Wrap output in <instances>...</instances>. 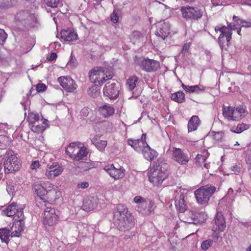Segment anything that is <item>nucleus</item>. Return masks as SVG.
<instances>
[{
	"label": "nucleus",
	"mask_w": 251,
	"mask_h": 251,
	"mask_svg": "<svg viewBox=\"0 0 251 251\" xmlns=\"http://www.w3.org/2000/svg\"><path fill=\"white\" fill-rule=\"evenodd\" d=\"M120 86L118 83L107 82L103 88V94L109 99H116L120 94Z\"/></svg>",
	"instance_id": "11"
},
{
	"label": "nucleus",
	"mask_w": 251,
	"mask_h": 251,
	"mask_svg": "<svg viewBox=\"0 0 251 251\" xmlns=\"http://www.w3.org/2000/svg\"><path fill=\"white\" fill-rule=\"evenodd\" d=\"M5 157L3 166L6 173H11L20 169L21 166L20 162L12 151H6Z\"/></svg>",
	"instance_id": "7"
},
{
	"label": "nucleus",
	"mask_w": 251,
	"mask_h": 251,
	"mask_svg": "<svg viewBox=\"0 0 251 251\" xmlns=\"http://www.w3.org/2000/svg\"><path fill=\"white\" fill-rule=\"evenodd\" d=\"M68 65H70L72 68H74L75 66V60L72 57L70 60L69 61L68 63Z\"/></svg>",
	"instance_id": "58"
},
{
	"label": "nucleus",
	"mask_w": 251,
	"mask_h": 251,
	"mask_svg": "<svg viewBox=\"0 0 251 251\" xmlns=\"http://www.w3.org/2000/svg\"><path fill=\"white\" fill-rule=\"evenodd\" d=\"M233 20L236 22L237 24H242V27H251V20H249L247 21L239 19L237 16H233Z\"/></svg>",
	"instance_id": "42"
},
{
	"label": "nucleus",
	"mask_w": 251,
	"mask_h": 251,
	"mask_svg": "<svg viewBox=\"0 0 251 251\" xmlns=\"http://www.w3.org/2000/svg\"><path fill=\"white\" fill-rule=\"evenodd\" d=\"M46 89V86L43 83L38 84L36 86V90L38 92H44Z\"/></svg>",
	"instance_id": "52"
},
{
	"label": "nucleus",
	"mask_w": 251,
	"mask_h": 251,
	"mask_svg": "<svg viewBox=\"0 0 251 251\" xmlns=\"http://www.w3.org/2000/svg\"><path fill=\"white\" fill-rule=\"evenodd\" d=\"M106 80V79H93V81H92L93 85L88 89L89 95L94 98L98 97L100 94L99 87L104 83Z\"/></svg>",
	"instance_id": "19"
},
{
	"label": "nucleus",
	"mask_w": 251,
	"mask_h": 251,
	"mask_svg": "<svg viewBox=\"0 0 251 251\" xmlns=\"http://www.w3.org/2000/svg\"><path fill=\"white\" fill-rule=\"evenodd\" d=\"M61 86L68 92H73L77 88V84L74 79H58Z\"/></svg>",
	"instance_id": "22"
},
{
	"label": "nucleus",
	"mask_w": 251,
	"mask_h": 251,
	"mask_svg": "<svg viewBox=\"0 0 251 251\" xmlns=\"http://www.w3.org/2000/svg\"><path fill=\"white\" fill-rule=\"evenodd\" d=\"M171 99L174 101L178 103H182L184 101L185 95L181 91H178L172 95Z\"/></svg>",
	"instance_id": "37"
},
{
	"label": "nucleus",
	"mask_w": 251,
	"mask_h": 251,
	"mask_svg": "<svg viewBox=\"0 0 251 251\" xmlns=\"http://www.w3.org/2000/svg\"><path fill=\"white\" fill-rule=\"evenodd\" d=\"M136 79H127L126 84L130 90H132L136 86Z\"/></svg>",
	"instance_id": "50"
},
{
	"label": "nucleus",
	"mask_w": 251,
	"mask_h": 251,
	"mask_svg": "<svg viewBox=\"0 0 251 251\" xmlns=\"http://www.w3.org/2000/svg\"><path fill=\"white\" fill-rule=\"evenodd\" d=\"M60 211L53 207H47L43 214V223L47 228L55 225L59 219Z\"/></svg>",
	"instance_id": "6"
},
{
	"label": "nucleus",
	"mask_w": 251,
	"mask_h": 251,
	"mask_svg": "<svg viewBox=\"0 0 251 251\" xmlns=\"http://www.w3.org/2000/svg\"><path fill=\"white\" fill-rule=\"evenodd\" d=\"M43 118L40 117L39 114L35 112H31L28 114L27 117V121L29 124L31 126L37 123H39L41 121V119Z\"/></svg>",
	"instance_id": "35"
},
{
	"label": "nucleus",
	"mask_w": 251,
	"mask_h": 251,
	"mask_svg": "<svg viewBox=\"0 0 251 251\" xmlns=\"http://www.w3.org/2000/svg\"><path fill=\"white\" fill-rule=\"evenodd\" d=\"M231 170L235 173H238L240 171V168L237 165H234L231 167Z\"/></svg>",
	"instance_id": "57"
},
{
	"label": "nucleus",
	"mask_w": 251,
	"mask_h": 251,
	"mask_svg": "<svg viewBox=\"0 0 251 251\" xmlns=\"http://www.w3.org/2000/svg\"><path fill=\"white\" fill-rule=\"evenodd\" d=\"M34 189L36 193L39 196H45V188H44V182L35 184L34 186Z\"/></svg>",
	"instance_id": "38"
},
{
	"label": "nucleus",
	"mask_w": 251,
	"mask_h": 251,
	"mask_svg": "<svg viewBox=\"0 0 251 251\" xmlns=\"http://www.w3.org/2000/svg\"><path fill=\"white\" fill-rule=\"evenodd\" d=\"M172 152V159L180 165H186L190 160L189 155L180 148L174 147Z\"/></svg>",
	"instance_id": "10"
},
{
	"label": "nucleus",
	"mask_w": 251,
	"mask_h": 251,
	"mask_svg": "<svg viewBox=\"0 0 251 251\" xmlns=\"http://www.w3.org/2000/svg\"><path fill=\"white\" fill-rule=\"evenodd\" d=\"M48 126V121L41 118V121H40L39 123H37L31 126V129L32 131L34 132L41 133L43 132Z\"/></svg>",
	"instance_id": "28"
},
{
	"label": "nucleus",
	"mask_w": 251,
	"mask_h": 251,
	"mask_svg": "<svg viewBox=\"0 0 251 251\" xmlns=\"http://www.w3.org/2000/svg\"><path fill=\"white\" fill-rule=\"evenodd\" d=\"M13 5L12 0H0V10L8 8Z\"/></svg>",
	"instance_id": "43"
},
{
	"label": "nucleus",
	"mask_w": 251,
	"mask_h": 251,
	"mask_svg": "<svg viewBox=\"0 0 251 251\" xmlns=\"http://www.w3.org/2000/svg\"><path fill=\"white\" fill-rule=\"evenodd\" d=\"M9 230L5 228L0 229V239L1 242L7 243L9 241Z\"/></svg>",
	"instance_id": "39"
},
{
	"label": "nucleus",
	"mask_w": 251,
	"mask_h": 251,
	"mask_svg": "<svg viewBox=\"0 0 251 251\" xmlns=\"http://www.w3.org/2000/svg\"><path fill=\"white\" fill-rule=\"evenodd\" d=\"M98 200L97 198H93L84 202L82 207L85 210L90 211L97 208Z\"/></svg>",
	"instance_id": "32"
},
{
	"label": "nucleus",
	"mask_w": 251,
	"mask_h": 251,
	"mask_svg": "<svg viewBox=\"0 0 251 251\" xmlns=\"http://www.w3.org/2000/svg\"><path fill=\"white\" fill-rule=\"evenodd\" d=\"M46 4L51 8H56L60 4V0H44Z\"/></svg>",
	"instance_id": "46"
},
{
	"label": "nucleus",
	"mask_w": 251,
	"mask_h": 251,
	"mask_svg": "<svg viewBox=\"0 0 251 251\" xmlns=\"http://www.w3.org/2000/svg\"><path fill=\"white\" fill-rule=\"evenodd\" d=\"M214 139L217 143H221L225 140L224 133L222 131L212 132Z\"/></svg>",
	"instance_id": "41"
},
{
	"label": "nucleus",
	"mask_w": 251,
	"mask_h": 251,
	"mask_svg": "<svg viewBox=\"0 0 251 251\" xmlns=\"http://www.w3.org/2000/svg\"><path fill=\"white\" fill-rule=\"evenodd\" d=\"M250 127V124L242 123L241 124H238L236 128L232 127L230 131L234 133H240L243 131L249 129Z\"/></svg>",
	"instance_id": "36"
},
{
	"label": "nucleus",
	"mask_w": 251,
	"mask_h": 251,
	"mask_svg": "<svg viewBox=\"0 0 251 251\" xmlns=\"http://www.w3.org/2000/svg\"><path fill=\"white\" fill-rule=\"evenodd\" d=\"M50 201H55L61 196V192L59 187L55 186L54 188L46 196Z\"/></svg>",
	"instance_id": "34"
},
{
	"label": "nucleus",
	"mask_w": 251,
	"mask_h": 251,
	"mask_svg": "<svg viewBox=\"0 0 251 251\" xmlns=\"http://www.w3.org/2000/svg\"><path fill=\"white\" fill-rule=\"evenodd\" d=\"M180 11L182 16L186 20H198L203 15V11L197 7L182 6Z\"/></svg>",
	"instance_id": "8"
},
{
	"label": "nucleus",
	"mask_w": 251,
	"mask_h": 251,
	"mask_svg": "<svg viewBox=\"0 0 251 251\" xmlns=\"http://www.w3.org/2000/svg\"><path fill=\"white\" fill-rule=\"evenodd\" d=\"M149 181L153 185L158 186L167 178L168 173L167 170L159 165H152L148 173Z\"/></svg>",
	"instance_id": "3"
},
{
	"label": "nucleus",
	"mask_w": 251,
	"mask_h": 251,
	"mask_svg": "<svg viewBox=\"0 0 251 251\" xmlns=\"http://www.w3.org/2000/svg\"><path fill=\"white\" fill-rule=\"evenodd\" d=\"M133 202L136 204L137 210L143 215H151L154 213L156 208V205L153 201L140 196H135L133 199Z\"/></svg>",
	"instance_id": "2"
},
{
	"label": "nucleus",
	"mask_w": 251,
	"mask_h": 251,
	"mask_svg": "<svg viewBox=\"0 0 251 251\" xmlns=\"http://www.w3.org/2000/svg\"><path fill=\"white\" fill-rule=\"evenodd\" d=\"M211 2L212 4L214 6L221 5L223 4V0H212Z\"/></svg>",
	"instance_id": "56"
},
{
	"label": "nucleus",
	"mask_w": 251,
	"mask_h": 251,
	"mask_svg": "<svg viewBox=\"0 0 251 251\" xmlns=\"http://www.w3.org/2000/svg\"><path fill=\"white\" fill-rule=\"evenodd\" d=\"M246 162L247 164H250V166H251V159H250V157H248L246 159Z\"/></svg>",
	"instance_id": "61"
},
{
	"label": "nucleus",
	"mask_w": 251,
	"mask_h": 251,
	"mask_svg": "<svg viewBox=\"0 0 251 251\" xmlns=\"http://www.w3.org/2000/svg\"><path fill=\"white\" fill-rule=\"evenodd\" d=\"M87 154L88 150L87 148L82 144L76 151L75 154L73 159L75 161L86 160Z\"/></svg>",
	"instance_id": "24"
},
{
	"label": "nucleus",
	"mask_w": 251,
	"mask_h": 251,
	"mask_svg": "<svg viewBox=\"0 0 251 251\" xmlns=\"http://www.w3.org/2000/svg\"><path fill=\"white\" fill-rule=\"evenodd\" d=\"M93 76H101V78H112L113 76L112 74L107 71H105L102 68L100 67H96L91 69L89 72V76L91 77Z\"/></svg>",
	"instance_id": "20"
},
{
	"label": "nucleus",
	"mask_w": 251,
	"mask_h": 251,
	"mask_svg": "<svg viewBox=\"0 0 251 251\" xmlns=\"http://www.w3.org/2000/svg\"><path fill=\"white\" fill-rule=\"evenodd\" d=\"M56 57H57L56 54L54 52H52L50 54V57L49 58V59L50 61H52V60H55L56 58Z\"/></svg>",
	"instance_id": "59"
},
{
	"label": "nucleus",
	"mask_w": 251,
	"mask_h": 251,
	"mask_svg": "<svg viewBox=\"0 0 251 251\" xmlns=\"http://www.w3.org/2000/svg\"><path fill=\"white\" fill-rule=\"evenodd\" d=\"M25 222L24 218L15 219L13 226L11 227V235L12 237H19L24 230Z\"/></svg>",
	"instance_id": "16"
},
{
	"label": "nucleus",
	"mask_w": 251,
	"mask_h": 251,
	"mask_svg": "<svg viewBox=\"0 0 251 251\" xmlns=\"http://www.w3.org/2000/svg\"><path fill=\"white\" fill-rule=\"evenodd\" d=\"M215 223L217 228L216 229H213V230H218L220 232L224 230L226 227V222L221 212H217L215 219Z\"/></svg>",
	"instance_id": "27"
},
{
	"label": "nucleus",
	"mask_w": 251,
	"mask_h": 251,
	"mask_svg": "<svg viewBox=\"0 0 251 251\" xmlns=\"http://www.w3.org/2000/svg\"><path fill=\"white\" fill-rule=\"evenodd\" d=\"M200 125V120L197 116H193L188 123V131L189 132L195 131Z\"/></svg>",
	"instance_id": "29"
},
{
	"label": "nucleus",
	"mask_w": 251,
	"mask_h": 251,
	"mask_svg": "<svg viewBox=\"0 0 251 251\" xmlns=\"http://www.w3.org/2000/svg\"><path fill=\"white\" fill-rule=\"evenodd\" d=\"M226 29L227 27L225 26H223L221 27L216 26L215 28V30L216 32L218 31L221 32V34L218 38V43L222 49L224 47L225 41L226 42V45L228 46L231 39L232 32L230 30L226 31Z\"/></svg>",
	"instance_id": "14"
},
{
	"label": "nucleus",
	"mask_w": 251,
	"mask_h": 251,
	"mask_svg": "<svg viewBox=\"0 0 251 251\" xmlns=\"http://www.w3.org/2000/svg\"><path fill=\"white\" fill-rule=\"evenodd\" d=\"M24 206L18 204L16 202H12L3 210V212L8 217H14V219L17 218H24L23 209Z\"/></svg>",
	"instance_id": "9"
},
{
	"label": "nucleus",
	"mask_w": 251,
	"mask_h": 251,
	"mask_svg": "<svg viewBox=\"0 0 251 251\" xmlns=\"http://www.w3.org/2000/svg\"><path fill=\"white\" fill-rule=\"evenodd\" d=\"M63 167L57 162H53L48 165L45 175L48 179H53L60 176L63 171Z\"/></svg>",
	"instance_id": "13"
},
{
	"label": "nucleus",
	"mask_w": 251,
	"mask_h": 251,
	"mask_svg": "<svg viewBox=\"0 0 251 251\" xmlns=\"http://www.w3.org/2000/svg\"><path fill=\"white\" fill-rule=\"evenodd\" d=\"M247 251H251V245L247 249Z\"/></svg>",
	"instance_id": "64"
},
{
	"label": "nucleus",
	"mask_w": 251,
	"mask_h": 251,
	"mask_svg": "<svg viewBox=\"0 0 251 251\" xmlns=\"http://www.w3.org/2000/svg\"><path fill=\"white\" fill-rule=\"evenodd\" d=\"M215 191V187L211 185H207L201 187L195 192L197 201L201 204L207 203Z\"/></svg>",
	"instance_id": "5"
},
{
	"label": "nucleus",
	"mask_w": 251,
	"mask_h": 251,
	"mask_svg": "<svg viewBox=\"0 0 251 251\" xmlns=\"http://www.w3.org/2000/svg\"><path fill=\"white\" fill-rule=\"evenodd\" d=\"M56 185L49 181L44 182V188H45V196H47L54 188Z\"/></svg>",
	"instance_id": "44"
},
{
	"label": "nucleus",
	"mask_w": 251,
	"mask_h": 251,
	"mask_svg": "<svg viewBox=\"0 0 251 251\" xmlns=\"http://www.w3.org/2000/svg\"><path fill=\"white\" fill-rule=\"evenodd\" d=\"M40 166V162L39 160H35L31 162L30 168L32 170H36Z\"/></svg>",
	"instance_id": "53"
},
{
	"label": "nucleus",
	"mask_w": 251,
	"mask_h": 251,
	"mask_svg": "<svg viewBox=\"0 0 251 251\" xmlns=\"http://www.w3.org/2000/svg\"><path fill=\"white\" fill-rule=\"evenodd\" d=\"M241 31V28H237V33H238L239 35H241V34H240Z\"/></svg>",
	"instance_id": "63"
},
{
	"label": "nucleus",
	"mask_w": 251,
	"mask_h": 251,
	"mask_svg": "<svg viewBox=\"0 0 251 251\" xmlns=\"http://www.w3.org/2000/svg\"><path fill=\"white\" fill-rule=\"evenodd\" d=\"M235 25H232L231 24H228L227 23V27L226 31L230 30L231 32V30L235 29Z\"/></svg>",
	"instance_id": "60"
},
{
	"label": "nucleus",
	"mask_w": 251,
	"mask_h": 251,
	"mask_svg": "<svg viewBox=\"0 0 251 251\" xmlns=\"http://www.w3.org/2000/svg\"><path fill=\"white\" fill-rule=\"evenodd\" d=\"M196 159L200 163H204L206 159V157L202 155L198 154L196 158Z\"/></svg>",
	"instance_id": "54"
},
{
	"label": "nucleus",
	"mask_w": 251,
	"mask_h": 251,
	"mask_svg": "<svg viewBox=\"0 0 251 251\" xmlns=\"http://www.w3.org/2000/svg\"><path fill=\"white\" fill-rule=\"evenodd\" d=\"M82 143L73 142L70 143L66 148V152L71 158H73L75 154Z\"/></svg>",
	"instance_id": "30"
},
{
	"label": "nucleus",
	"mask_w": 251,
	"mask_h": 251,
	"mask_svg": "<svg viewBox=\"0 0 251 251\" xmlns=\"http://www.w3.org/2000/svg\"><path fill=\"white\" fill-rule=\"evenodd\" d=\"M184 90L189 93H199L205 90V87L201 85L187 86L182 84Z\"/></svg>",
	"instance_id": "33"
},
{
	"label": "nucleus",
	"mask_w": 251,
	"mask_h": 251,
	"mask_svg": "<svg viewBox=\"0 0 251 251\" xmlns=\"http://www.w3.org/2000/svg\"><path fill=\"white\" fill-rule=\"evenodd\" d=\"M185 191V189H179V193L180 194L179 200L176 201V206L181 212H184L186 209V205L184 201Z\"/></svg>",
	"instance_id": "25"
},
{
	"label": "nucleus",
	"mask_w": 251,
	"mask_h": 251,
	"mask_svg": "<svg viewBox=\"0 0 251 251\" xmlns=\"http://www.w3.org/2000/svg\"><path fill=\"white\" fill-rule=\"evenodd\" d=\"M100 138L99 135H96L91 139V142L100 151H102L106 147L107 143V141L101 140Z\"/></svg>",
	"instance_id": "31"
},
{
	"label": "nucleus",
	"mask_w": 251,
	"mask_h": 251,
	"mask_svg": "<svg viewBox=\"0 0 251 251\" xmlns=\"http://www.w3.org/2000/svg\"><path fill=\"white\" fill-rule=\"evenodd\" d=\"M213 241L212 240H206L203 241L201 244V248L202 250H207L212 245Z\"/></svg>",
	"instance_id": "47"
},
{
	"label": "nucleus",
	"mask_w": 251,
	"mask_h": 251,
	"mask_svg": "<svg viewBox=\"0 0 251 251\" xmlns=\"http://www.w3.org/2000/svg\"><path fill=\"white\" fill-rule=\"evenodd\" d=\"M248 113L244 105L237 107L232 106L223 108V116L229 120L238 121L244 117Z\"/></svg>",
	"instance_id": "4"
},
{
	"label": "nucleus",
	"mask_w": 251,
	"mask_h": 251,
	"mask_svg": "<svg viewBox=\"0 0 251 251\" xmlns=\"http://www.w3.org/2000/svg\"><path fill=\"white\" fill-rule=\"evenodd\" d=\"M30 14L27 11H22L18 12L15 15V19L17 21H23L28 19Z\"/></svg>",
	"instance_id": "40"
},
{
	"label": "nucleus",
	"mask_w": 251,
	"mask_h": 251,
	"mask_svg": "<svg viewBox=\"0 0 251 251\" xmlns=\"http://www.w3.org/2000/svg\"><path fill=\"white\" fill-rule=\"evenodd\" d=\"M104 170L115 180L122 178L125 176V169L121 167L116 168L113 164H109L105 166Z\"/></svg>",
	"instance_id": "15"
},
{
	"label": "nucleus",
	"mask_w": 251,
	"mask_h": 251,
	"mask_svg": "<svg viewBox=\"0 0 251 251\" xmlns=\"http://www.w3.org/2000/svg\"><path fill=\"white\" fill-rule=\"evenodd\" d=\"M119 17L116 13L114 12L111 16V20L114 23H117L118 21Z\"/></svg>",
	"instance_id": "55"
},
{
	"label": "nucleus",
	"mask_w": 251,
	"mask_h": 251,
	"mask_svg": "<svg viewBox=\"0 0 251 251\" xmlns=\"http://www.w3.org/2000/svg\"><path fill=\"white\" fill-rule=\"evenodd\" d=\"M89 184L87 181H80L77 183L76 188L77 189H84L88 188Z\"/></svg>",
	"instance_id": "49"
},
{
	"label": "nucleus",
	"mask_w": 251,
	"mask_h": 251,
	"mask_svg": "<svg viewBox=\"0 0 251 251\" xmlns=\"http://www.w3.org/2000/svg\"><path fill=\"white\" fill-rule=\"evenodd\" d=\"M190 42L186 43L184 44L181 51V52L183 56H187L188 55L189 50L190 48Z\"/></svg>",
	"instance_id": "48"
},
{
	"label": "nucleus",
	"mask_w": 251,
	"mask_h": 251,
	"mask_svg": "<svg viewBox=\"0 0 251 251\" xmlns=\"http://www.w3.org/2000/svg\"><path fill=\"white\" fill-rule=\"evenodd\" d=\"M187 215L191 217V219L190 220H187L185 222L188 223L189 224H196L198 223H202L203 221L199 220L198 222H197V218L196 217V214L192 212H189Z\"/></svg>",
	"instance_id": "45"
},
{
	"label": "nucleus",
	"mask_w": 251,
	"mask_h": 251,
	"mask_svg": "<svg viewBox=\"0 0 251 251\" xmlns=\"http://www.w3.org/2000/svg\"><path fill=\"white\" fill-rule=\"evenodd\" d=\"M6 38V33L3 29L0 28V45L2 44Z\"/></svg>",
	"instance_id": "51"
},
{
	"label": "nucleus",
	"mask_w": 251,
	"mask_h": 251,
	"mask_svg": "<svg viewBox=\"0 0 251 251\" xmlns=\"http://www.w3.org/2000/svg\"><path fill=\"white\" fill-rule=\"evenodd\" d=\"M114 223L119 230H128L134 225V217L128 212L126 205L119 204L114 214Z\"/></svg>",
	"instance_id": "1"
},
{
	"label": "nucleus",
	"mask_w": 251,
	"mask_h": 251,
	"mask_svg": "<svg viewBox=\"0 0 251 251\" xmlns=\"http://www.w3.org/2000/svg\"><path fill=\"white\" fill-rule=\"evenodd\" d=\"M99 111L102 116L104 118H108L113 115L115 109L110 105L107 104L100 106Z\"/></svg>",
	"instance_id": "26"
},
{
	"label": "nucleus",
	"mask_w": 251,
	"mask_h": 251,
	"mask_svg": "<svg viewBox=\"0 0 251 251\" xmlns=\"http://www.w3.org/2000/svg\"><path fill=\"white\" fill-rule=\"evenodd\" d=\"M146 139V134H143L141 139H138L136 140L129 139L127 140V143L129 146L133 148L135 151L138 152H140L147 144Z\"/></svg>",
	"instance_id": "18"
},
{
	"label": "nucleus",
	"mask_w": 251,
	"mask_h": 251,
	"mask_svg": "<svg viewBox=\"0 0 251 251\" xmlns=\"http://www.w3.org/2000/svg\"><path fill=\"white\" fill-rule=\"evenodd\" d=\"M156 35L165 39L170 34V25L167 22H160L157 25Z\"/></svg>",
	"instance_id": "17"
},
{
	"label": "nucleus",
	"mask_w": 251,
	"mask_h": 251,
	"mask_svg": "<svg viewBox=\"0 0 251 251\" xmlns=\"http://www.w3.org/2000/svg\"><path fill=\"white\" fill-rule=\"evenodd\" d=\"M61 38L66 41L73 42L77 39V34L71 30L62 29L60 32Z\"/></svg>",
	"instance_id": "23"
},
{
	"label": "nucleus",
	"mask_w": 251,
	"mask_h": 251,
	"mask_svg": "<svg viewBox=\"0 0 251 251\" xmlns=\"http://www.w3.org/2000/svg\"><path fill=\"white\" fill-rule=\"evenodd\" d=\"M135 62L140 65L142 69L147 72L156 71L160 66L159 62L157 61L149 59H143L142 58H136Z\"/></svg>",
	"instance_id": "12"
},
{
	"label": "nucleus",
	"mask_w": 251,
	"mask_h": 251,
	"mask_svg": "<svg viewBox=\"0 0 251 251\" xmlns=\"http://www.w3.org/2000/svg\"><path fill=\"white\" fill-rule=\"evenodd\" d=\"M143 154L144 157L147 160L151 161L155 158L157 155V152L151 149L147 143L140 152Z\"/></svg>",
	"instance_id": "21"
},
{
	"label": "nucleus",
	"mask_w": 251,
	"mask_h": 251,
	"mask_svg": "<svg viewBox=\"0 0 251 251\" xmlns=\"http://www.w3.org/2000/svg\"><path fill=\"white\" fill-rule=\"evenodd\" d=\"M248 70L249 71V74L250 75V77H251V66L248 67Z\"/></svg>",
	"instance_id": "62"
}]
</instances>
